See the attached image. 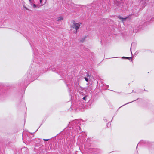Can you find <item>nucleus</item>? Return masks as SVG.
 Segmentation results:
<instances>
[{
	"label": "nucleus",
	"mask_w": 154,
	"mask_h": 154,
	"mask_svg": "<svg viewBox=\"0 0 154 154\" xmlns=\"http://www.w3.org/2000/svg\"><path fill=\"white\" fill-rule=\"evenodd\" d=\"M39 0H32V4H30L34 8H39L43 4L40 5L39 4Z\"/></svg>",
	"instance_id": "nucleus-1"
},
{
	"label": "nucleus",
	"mask_w": 154,
	"mask_h": 154,
	"mask_svg": "<svg viewBox=\"0 0 154 154\" xmlns=\"http://www.w3.org/2000/svg\"><path fill=\"white\" fill-rule=\"evenodd\" d=\"M119 18L120 19H123V20H125L127 18V17H125V18H123L122 17H119Z\"/></svg>",
	"instance_id": "nucleus-5"
},
{
	"label": "nucleus",
	"mask_w": 154,
	"mask_h": 154,
	"mask_svg": "<svg viewBox=\"0 0 154 154\" xmlns=\"http://www.w3.org/2000/svg\"><path fill=\"white\" fill-rule=\"evenodd\" d=\"M29 0V1L30 4H32V0Z\"/></svg>",
	"instance_id": "nucleus-8"
},
{
	"label": "nucleus",
	"mask_w": 154,
	"mask_h": 154,
	"mask_svg": "<svg viewBox=\"0 0 154 154\" xmlns=\"http://www.w3.org/2000/svg\"><path fill=\"white\" fill-rule=\"evenodd\" d=\"M63 20V17L62 16H60V17H58L57 21H61Z\"/></svg>",
	"instance_id": "nucleus-3"
},
{
	"label": "nucleus",
	"mask_w": 154,
	"mask_h": 154,
	"mask_svg": "<svg viewBox=\"0 0 154 154\" xmlns=\"http://www.w3.org/2000/svg\"><path fill=\"white\" fill-rule=\"evenodd\" d=\"M42 0H39V2H40V3H41V5L42 4Z\"/></svg>",
	"instance_id": "nucleus-7"
},
{
	"label": "nucleus",
	"mask_w": 154,
	"mask_h": 154,
	"mask_svg": "<svg viewBox=\"0 0 154 154\" xmlns=\"http://www.w3.org/2000/svg\"><path fill=\"white\" fill-rule=\"evenodd\" d=\"M87 97V96H85V97H84L83 98V99L84 100H85L86 101V98Z\"/></svg>",
	"instance_id": "nucleus-4"
},
{
	"label": "nucleus",
	"mask_w": 154,
	"mask_h": 154,
	"mask_svg": "<svg viewBox=\"0 0 154 154\" xmlns=\"http://www.w3.org/2000/svg\"><path fill=\"white\" fill-rule=\"evenodd\" d=\"M81 24V23H76V22H74L71 25V27L75 29L76 30V32H77V30L78 29L80 26V25Z\"/></svg>",
	"instance_id": "nucleus-2"
},
{
	"label": "nucleus",
	"mask_w": 154,
	"mask_h": 154,
	"mask_svg": "<svg viewBox=\"0 0 154 154\" xmlns=\"http://www.w3.org/2000/svg\"><path fill=\"white\" fill-rule=\"evenodd\" d=\"M85 79L86 81H87V82L88 81V79L87 77H85Z\"/></svg>",
	"instance_id": "nucleus-6"
},
{
	"label": "nucleus",
	"mask_w": 154,
	"mask_h": 154,
	"mask_svg": "<svg viewBox=\"0 0 154 154\" xmlns=\"http://www.w3.org/2000/svg\"><path fill=\"white\" fill-rule=\"evenodd\" d=\"M123 58H128L129 59V58H131V57H123Z\"/></svg>",
	"instance_id": "nucleus-9"
},
{
	"label": "nucleus",
	"mask_w": 154,
	"mask_h": 154,
	"mask_svg": "<svg viewBox=\"0 0 154 154\" xmlns=\"http://www.w3.org/2000/svg\"><path fill=\"white\" fill-rule=\"evenodd\" d=\"M44 140L45 141H48V139H44Z\"/></svg>",
	"instance_id": "nucleus-10"
}]
</instances>
